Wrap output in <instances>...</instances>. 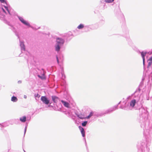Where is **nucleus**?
I'll return each mask as SVG.
<instances>
[{
    "label": "nucleus",
    "instance_id": "nucleus-1",
    "mask_svg": "<svg viewBox=\"0 0 152 152\" xmlns=\"http://www.w3.org/2000/svg\"><path fill=\"white\" fill-rule=\"evenodd\" d=\"M18 18L20 21L24 24L28 26L31 27L30 24L27 21L24 20L23 18L19 17Z\"/></svg>",
    "mask_w": 152,
    "mask_h": 152
},
{
    "label": "nucleus",
    "instance_id": "nucleus-2",
    "mask_svg": "<svg viewBox=\"0 0 152 152\" xmlns=\"http://www.w3.org/2000/svg\"><path fill=\"white\" fill-rule=\"evenodd\" d=\"M41 99L44 103L46 104H48L49 103V100L45 96H42L41 97Z\"/></svg>",
    "mask_w": 152,
    "mask_h": 152
},
{
    "label": "nucleus",
    "instance_id": "nucleus-3",
    "mask_svg": "<svg viewBox=\"0 0 152 152\" xmlns=\"http://www.w3.org/2000/svg\"><path fill=\"white\" fill-rule=\"evenodd\" d=\"M56 44L62 45L64 43V40L61 38H58L56 39Z\"/></svg>",
    "mask_w": 152,
    "mask_h": 152
},
{
    "label": "nucleus",
    "instance_id": "nucleus-4",
    "mask_svg": "<svg viewBox=\"0 0 152 152\" xmlns=\"http://www.w3.org/2000/svg\"><path fill=\"white\" fill-rule=\"evenodd\" d=\"M148 68H149L151 66V65H152V56L149 58V59L148 60Z\"/></svg>",
    "mask_w": 152,
    "mask_h": 152
},
{
    "label": "nucleus",
    "instance_id": "nucleus-5",
    "mask_svg": "<svg viewBox=\"0 0 152 152\" xmlns=\"http://www.w3.org/2000/svg\"><path fill=\"white\" fill-rule=\"evenodd\" d=\"M20 46L21 48V50H25V46L23 42L20 41Z\"/></svg>",
    "mask_w": 152,
    "mask_h": 152
},
{
    "label": "nucleus",
    "instance_id": "nucleus-6",
    "mask_svg": "<svg viewBox=\"0 0 152 152\" xmlns=\"http://www.w3.org/2000/svg\"><path fill=\"white\" fill-rule=\"evenodd\" d=\"M52 99L53 101L55 103H56L59 100L58 98L57 97L55 96H52Z\"/></svg>",
    "mask_w": 152,
    "mask_h": 152
},
{
    "label": "nucleus",
    "instance_id": "nucleus-7",
    "mask_svg": "<svg viewBox=\"0 0 152 152\" xmlns=\"http://www.w3.org/2000/svg\"><path fill=\"white\" fill-rule=\"evenodd\" d=\"M61 45L56 44L55 46L56 50L57 51H58L60 50V47Z\"/></svg>",
    "mask_w": 152,
    "mask_h": 152
},
{
    "label": "nucleus",
    "instance_id": "nucleus-8",
    "mask_svg": "<svg viewBox=\"0 0 152 152\" xmlns=\"http://www.w3.org/2000/svg\"><path fill=\"white\" fill-rule=\"evenodd\" d=\"M136 102V101L135 99H133L132 100L130 103V105L132 107H134L135 105Z\"/></svg>",
    "mask_w": 152,
    "mask_h": 152
},
{
    "label": "nucleus",
    "instance_id": "nucleus-9",
    "mask_svg": "<svg viewBox=\"0 0 152 152\" xmlns=\"http://www.w3.org/2000/svg\"><path fill=\"white\" fill-rule=\"evenodd\" d=\"M26 117L25 116H23L20 118V121L22 122H25L26 121Z\"/></svg>",
    "mask_w": 152,
    "mask_h": 152
},
{
    "label": "nucleus",
    "instance_id": "nucleus-10",
    "mask_svg": "<svg viewBox=\"0 0 152 152\" xmlns=\"http://www.w3.org/2000/svg\"><path fill=\"white\" fill-rule=\"evenodd\" d=\"M146 52H142L141 53V55H142V59H143V64H144L145 61V56L146 55Z\"/></svg>",
    "mask_w": 152,
    "mask_h": 152
},
{
    "label": "nucleus",
    "instance_id": "nucleus-11",
    "mask_svg": "<svg viewBox=\"0 0 152 152\" xmlns=\"http://www.w3.org/2000/svg\"><path fill=\"white\" fill-rule=\"evenodd\" d=\"M18 100V99L15 96H13L12 97L11 100L14 102H16Z\"/></svg>",
    "mask_w": 152,
    "mask_h": 152
},
{
    "label": "nucleus",
    "instance_id": "nucleus-12",
    "mask_svg": "<svg viewBox=\"0 0 152 152\" xmlns=\"http://www.w3.org/2000/svg\"><path fill=\"white\" fill-rule=\"evenodd\" d=\"M93 113L92 112H91L90 113L89 115L87 117H86V118H81V119L86 118L88 119V118H90L91 116H92L93 115Z\"/></svg>",
    "mask_w": 152,
    "mask_h": 152
},
{
    "label": "nucleus",
    "instance_id": "nucleus-13",
    "mask_svg": "<svg viewBox=\"0 0 152 152\" xmlns=\"http://www.w3.org/2000/svg\"><path fill=\"white\" fill-rule=\"evenodd\" d=\"M80 130H81V134H82V136L83 137H84L85 136V131H84V129L82 127H81Z\"/></svg>",
    "mask_w": 152,
    "mask_h": 152
},
{
    "label": "nucleus",
    "instance_id": "nucleus-14",
    "mask_svg": "<svg viewBox=\"0 0 152 152\" xmlns=\"http://www.w3.org/2000/svg\"><path fill=\"white\" fill-rule=\"evenodd\" d=\"M84 27V25L83 24H80L77 27V28L79 29L82 28Z\"/></svg>",
    "mask_w": 152,
    "mask_h": 152
},
{
    "label": "nucleus",
    "instance_id": "nucleus-15",
    "mask_svg": "<svg viewBox=\"0 0 152 152\" xmlns=\"http://www.w3.org/2000/svg\"><path fill=\"white\" fill-rule=\"evenodd\" d=\"M87 123V121H84L82 123V125L83 126H85L86 125Z\"/></svg>",
    "mask_w": 152,
    "mask_h": 152
},
{
    "label": "nucleus",
    "instance_id": "nucleus-16",
    "mask_svg": "<svg viewBox=\"0 0 152 152\" xmlns=\"http://www.w3.org/2000/svg\"><path fill=\"white\" fill-rule=\"evenodd\" d=\"M61 102L65 107H66V102H64L63 100H61Z\"/></svg>",
    "mask_w": 152,
    "mask_h": 152
},
{
    "label": "nucleus",
    "instance_id": "nucleus-17",
    "mask_svg": "<svg viewBox=\"0 0 152 152\" xmlns=\"http://www.w3.org/2000/svg\"><path fill=\"white\" fill-rule=\"evenodd\" d=\"M107 3H111L113 2L114 0H104Z\"/></svg>",
    "mask_w": 152,
    "mask_h": 152
},
{
    "label": "nucleus",
    "instance_id": "nucleus-18",
    "mask_svg": "<svg viewBox=\"0 0 152 152\" xmlns=\"http://www.w3.org/2000/svg\"><path fill=\"white\" fill-rule=\"evenodd\" d=\"M38 76L39 77L42 79H44L45 78V76L44 75H42V76L38 75Z\"/></svg>",
    "mask_w": 152,
    "mask_h": 152
},
{
    "label": "nucleus",
    "instance_id": "nucleus-19",
    "mask_svg": "<svg viewBox=\"0 0 152 152\" xmlns=\"http://www.w3.org/2000/svg\"><path fill=\"white\" fill-rule=\"evenodd\" d=\"M4 7L5 8V9L9 13H10V12H9V10H8V8L6 6H4Z\"/></svg>",
    "mask_w": 152,
    "mask_h": 152
},
{
    "label": "nucleus",
    "instance_id": "nucleus-20",
    "mask_svg": "<svg viewBox=\"0 0 152 152\" xmlns=\"http://www.w3.org/2000/svg\"><path fill=\"white\" fill-rule=\"evenodd\" d=\"M0 1L2 3H6V2L4 0H0Z\"/></svg>",
    "mask_w": 152,
    "mask_h": 152
},
{
    "label": "nucleus",
    "instance_id": "nucleus-21",
    "mask_svg": "<svg viewBox=\"0 0 152 152\" xmlns=\"http://www.w3.org/2000/svg\"><path fill=\"white\" fill-rule=\"evenodd\" d=\"M35 96L36 97H38V98H39L40 97V96L38 94H35Z\"/></svg>",
    "mask_w": 152,
    "mask_h": 152
},
{
    "label": "nucleus",
    "instance_id": "nucleus-22",
    "mask_svg": "<svg viewBox=\"0 0 152 152\" xmlns=\"http://www.w3.org/2000/svg\"><path fill=\"white\" fill-rule=\"evenodd\" d=\"M27 126H26V127H25V130H24V134H25L26 132V129H27Z\"/></svg>",
    "mask_w": 152,
    "mask_h": 152
},
{
    "label": "nucleus",
    "instance_id": "nucleus-23",
    "mask_svg": "<svg viewBox=\"0 0 152 152\" xmlns=\"http://www.w3.org/2000/svg\"><path fill=\"white\" fill-rule=\"evenodd\" d=\"M2 9L3 12H4L5 13H6V12L5 10L3 8H2Z\"/></svg>",
    "mask_w": 152,
    "mask_h": 152
},
{
    "label": "nucleus",
    "instance_id": "nucleus-24",
    "mask_svg": "<svg viewBox=\"0 0 152 152\" xmlns=\"http://www.w3.org/2000/svg\"><path fill=\"white\" fill-rule=\"evenodd\" d=\"M56 58H57V61L58 63V64L59 63L58 59V58L57 56L56 57Z\"/></svg>",
    "mask_w": 152,
    "mask_h": 152
},
{
    "label": "nucleus",
    "instance_id": "nucleus-25",
    "mask_svg": "<svg viewBox=\"0 0 152 152\" xmlns=\"http://www.w3.org/2000/svg\"><path fill=\"white\" fill-rule=\"evenodd\" d=\"M24 98L25 99H26L27 98V96L26 95H24Z\"/></svg>",
    "mask_w": 152,
    "mask_h": 152
},
{
    "label": "nucleus",
    "instance_id": "nucleus-26",
    "mask_svg": "<svg viewBox=\"0 0 152 152\" xmlns=\"http://www.w3.org/2000/svg\"><path fill=\"white\" fill-rule=\"evenodd\" d=\"M18 82V83H21V81H19Z\"/></svg>",
    "mask_w": 152,
    "mask_h": 152
},
{
    "label": "nucleus",
    "instance_id": "nucleus-27",
    "mask_svg": "<svg viewBox=\"0 0 152 152\" xmlns=\"http://www.w3.org/2000/svg\"><path fill=\"white\" fill-rule=\"evenodd\" d=\"M67 107H69V106H68V104L67 103Z\"/></svg>",
    "mask_w": 152,
    "mask_h": 152
},
{
    "label": "nucleus",
    "instance_id": "nucleus-28",
    "mask_svg": "<svg viewBox=\"0 0 152 152\" xmlns=\"http://www.w3.org/2000/svg\"><path fill=\"white\" fill-rule=\"evenodd\" d=\"M109 112H106V113H109Z\"/></svg>",
    "mask_w": 152,
    "mask_h": 152
},
{
    "label": "nucleus",
    "instance_id": "nucleus-29",
    "mask_svg": "<svg viewBox=\"0 0 152 152\" xmlns=\"http://www.w3.org/2000/svg\"><path fill=\"white\" fill-rule=\"evenodd\" d=\"M62 79H64V78H63V76H62Z\"/></svg>",
    "mask_w": 152,
    "mask_h": 152
},
{
    "label": "nucleus",
    "instance_id": "nucleus-30",
    "mask_svg": "<svg viewBox=\"0 0 152 152\" xmlns=\"http://www.w3.org/2000/svg\"><path fill=\"white\" fill-rule=\"evenodd\" d=\"M0 125H1V124H0Z\"/></svg>",
    "mask_w": 152,
    "mask_h": 152
}]
</instances>
